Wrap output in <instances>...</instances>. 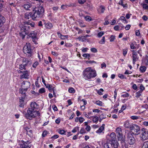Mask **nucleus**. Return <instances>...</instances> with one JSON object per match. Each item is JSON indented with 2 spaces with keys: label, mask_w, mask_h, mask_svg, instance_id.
I'll return each instance as SVG.
<instances>
[{
  "label": "nucleus",
  "mask_w": 148,
  "mask_h": 148,
  "mask_svg": "<svg viewBox=\"0 0 148 148\" xmlns=\"http://www.w3.org/2000/svg\"><path fill=\"white\" fill-rule=\"evenodd\" d=\"M44 12L43 7L40 6L33 10V13L30 12L25 13V18L29 19L31 17L33 20H37L43 16Z\"/></svg>",
  "instance_id": "nucleus-1"
},
{
  "label": "nucleus",
  "mask_w": 148,
  "mask_h": 148,
  "mask_svg": "<svg viewBox=\"0 0 148 148\" xmlns=\"http://www.w3.org/2000/svg\"><path fill=\"white\" fill-rule=\"evenodd\" d=\"M83 75L85 79H90L96 77L97 74L95 70L91 67H87L83 71Z\"/></svg>",
  "instance_id": "nucleus-2"
},
{
  "label": "nucleus",
  "mask_w": 148,
  "mask_h": 148,
  "mask_svg": "<svg viewBox=\"0 0 148 148\" xmlns=\"http://www.w3.org/2000/svg\"><path fill=\"white\" fill-rule=\"evenodd\" d=\"M37 116H40V113L38 111L32 110L30 109H28L27 112L25 114V116L26 118L29 119L34 118Z\"/></svg>",
  "instance_id": "nucleus-3"
},
{
  "label": "nucleus",
  "mask_w": 148,
  "mask_h": 148,
  "mask_svg": "<svg viewBox=\"0 0 148 148\" xmlns=\"http://www.w3.org/2000/svg\"><path fill=\"white\" fill-rule=\"evenodd\" d=\"M30 26L27 25L23 26L21 28V32L19 34L22 39H24L26 34H27L30 32Z\"/></svg>",
  "instance_id": "nucleus-4"
},
{
  "label": "nucleus",
  "mask_w": 148,
  "mask_h": 148,
  "mask_svg": "<svg viewBox=\"0 0 148 148\" xmlns=\"http://www.w3.org/2000/svg\"><path fill=\"white\" fill-rule=\"evenodd\" d=\"M130 130L132 134L135 135H138L139 134L141 130L139 126L136 124H132L130 127Z\"/></svg>",
  "instance_id": "nucleus-5"
},
{
  "label": "nucleus",
  "mask_w": 148,
  "mask_h": 148,
  "mask_svg": "<svg viewBox=\"0 0 148 148\" xmlns=\"http://www.w3.org/2000/svg\"><path fill=\"white\" fill-rule=\"evenodd\" d=\"M30 83L28 82H23L21 85V88L20 89V92L21 94L25 93L29 87Z\"/></svg>",
  "instance_id": "nucleus-6"
},
{
  "label": "nucleus",
  "mask_w": 148,
  "mask_h": 148,
  "mask_svg": "<svg viewBox=\"0 0 148 148\" xmlns=\"http://www.w3.org/2000/svg\"><path fill=\"white\" fill-rule=\"evenodd\" d=\"M140 133V137L142 141H144L148 138V132L145 129L143 128L141 130Z\"/></svg>",
  "instance_id": "nucleus-7"
},
{
  "label": "nucleus",
  "mask_w": 148,
  "mask_h": 148,
  "mask_svg": "<svg viewBox=\"0 0 148 148\" xmlns=\"http://www.w3.org/2000/svg\"><path fill=\"white\" fill-rule=\"evenodd\" d=\"M23 50L25 53H28V56L29 57L31 56L32 50L31 44L29 43H26V45L23 47Z\"/></svg>",
  "instance_id": "nucleus-8"
},
{
  "label": "nucleus",
  "mask_w": 148,
  "mask_h": 148,
  "mask_svg": "<svg viewBox=\"0 0 148 148\" xmlns=\"http://www.w3.org/2000/svg\"><path fill=\"white\" fill-rule=\"evenodd\" d=\"M19 145L21 148H30L31 147V142L27 140L25 142L22 140L19 142Z\"/></svg>",
  "instance_id": "nucleus-9"
},
{
  "label": "nucleus",
  "mask_w": 148,
  "mask_h": 148,
  "mask_svg": "<svg viewBox=\"0 0 148 148\" xmlns=\"http://www.w3.org/2000/svg\"><path fill=\"white\" fill-rule=\"evenodd\" d=\"M127 139L130 145H133L135 142V139L131 133L130 132L127 134Z\"/></svg>",
  "instance_id": "nucleus-10"
},
{
  "label": "nucleus",
  "mask_w": 148,
  "mask_h": 148,
  "mask_svg": "<svg viewBox=\"0 0 148 148\" xmlns=\"http://www.w3.org/2000/svg\"><path fill=\"white\" fill-rule=\"evenodd\" d=\"M23 7L25 10L29 11L33 10L36 8H34V6L32 3L28 2H27L26 3L23 5Z\"/></svg>",
  "instance_id": "nucleus-11"
},
{
  "label": "nucleus",
  "mask_w": 148,
  "mask_h": 148,
  "mask_svg": "<svg viewBox=\"0 0 148 148\" xmlns=\"http://www.w3.org/2000/svg\"><path fill=\"white\" fill-rule=\"evenodd\" d=\"M39 105L35 102H32L30 104V108L28 109H30L32 110L37 111V110L39 108Z\"/></svg>",
  "instance_id": "nucleus-12"
},
{
  "label": "nucleus",
  "mask_w": 148,
  "mask_h": 148,
  "mask_svg": "<svg viewBox=\"0 0 148 148\" xmlns=\"http://www.w3.org/2000/svg\"><path fill=\"white\" fill-rule=\"evenodd\" d=\"M109 142L111 146L114 148H118L119 144L118 142L116 140H109Z\"/></svg>",
  "instance_id": "nucleus-13"
},
{
  "label": "nucleus",
  "mask_w": 148,
  "mask_h": 148,
  "mask_svg": "<svg viewBox=\"0 0 148 148\" xmlns=\"http://www.w3.org/2000/svg\"><path fill=\"white\" fill-rule=\"evenodd\" d=\"M29 72L27 71H23V74L20 76V78L21 79L29 78Z\"/></svg>",
  "instance_id": "nucleus-14"
},
{
  "label": "nucleus",
  "mask_w": 148,
  "mask_h": 148,
  "mask_svg": "<svg viewBox=\"0 0 148 148\" xmlns=\"http://www.w3.org/2000/svg\"><path fill=\"white\" fill-rule=\"evenodd\" d=\"M5 22V19L4 17L0 14V27H1Z\"/></svg>",
  "instance_id": "nucleus-15"
},
{
  "label": "nucleus",
  "mask_w": 148,
  "mask_h": 148,
  "mask_svg": "<svg viewBox=\"0 0 148 148\" xmlns=\"http://www.w3.org/2000/svg\"><path fill=\"white\" fill-rule=\"evenodd\" d=\"M22 62L24 64H26V66L28 64H30L31 63V62L30 60L25 58H23Z\"/></svg>",
  "instance_id": "nucleus-16"
},
{
  "label": "nucleus",
  "mask_w": 148,
  "mask_h": 148,
  "mask_svg": "<svg viewBox=\"0 0 148 148\" xmlns=\"http://www.w3.org/2000/svg\"><path fill=\"white\" fill-rule=\"evenodd\" d=\"M118 140L120 142H122L124 141H125V136L123 137V134H121V135H118Z\"/></svg>",
  "instance_id": "nucleus-17"
},
{
  "label": "nucleus",
  "mask_w": 148,
  "mask_h": 148,
  "mask_svg": "<svg viewBox=\"0 0 148 148\" xmlns=\"http://www.w3.org/2000/svg\"><path fill=\"white\" fill-rule=\"evenodd\" d=\"M105 10V8L102 5H101L98 10L99 13H103Z\"/></svg>",
  "instance_id": "nucleus-18"
},
{
  "label": "nucleus",
  "mask_w": 148,
  "mask_h": 148,
  "mask_svg": "<svg viewBox=\"0 0 148 148\" xmlns=\"http://www.w3.org/2000/svg\"><path fill=\"white\" fill-rule=\"evenodd\" d=\"M109 140H116V135L114 132H112L110 135Z\"/></svg>",
  "instance_id": "nucleus-19"
},
{
  "label": "nucleus",
  "mask_w": 148,
  "mask_h": 148,
  "mask_svg": "<svg viewBox=\"0 0 148 148\" xmlns=\"http://www.w3.org/2000/svg\"><path fill=\"white\" fill-rule=\"evenodd\" d=\"M105 125L104 124H103L102 125L99 127V129L96 132L97 133H101L102 132V131L104 129V126Z\"/></svg>",
  "instance_id": "nucleus-20"
},
{
  "label": "nucleus",
  "mask_w": 148,
  "mask_h": 148,
  "mask_svg": "<svg viewBox=\"0 0 148 148\" xmlns=\"http://www.w3.org/2000/svg\"><path fill=\"white\" fill-rule=\"evenodd\" d=\"M120 143L121 148H128V146L126 144L125 141L121 142Z\"/></svg>",
  "instance_id": "nucleus-21"
},
{
  "label": "nucleus",
  "mask_w": 148,
  "mask_h": 148,
  "mask_svg": "<svg viewBox=\"0 0 148 148\" xmlns=\"http://www.w3.org/2000/svg\"><path fill=\"white\" fill-rule=\"evenodd\" d=\"M132 125V124H130L129 121H126L124 124V126L126 128H130V127Z\"/></svg>",
  "instance_id": "nucleus-22"
},
{
  "label": "nucleus",
  "mask_w": 148,
  "mask_h": 148,
  "mask_svg": "<svg viewBox=\"0 0 148 148\" xmlns=\"http://www.w3.org/2000/svg\"><path fill=\"white\" fill-rule=\"evenodd\" d=\"M27 66L26 64H24L23 63L21 64H20L19 66V69L20 70H26V67Z\"/></svg>",
  "instance_id": "nucleus-23"
},
{
  "label": "nucleus",
  "mask_w": 148,
  "mask_h": 148,
  "mask_svg": "<svg viewBox=\"0 0 148 148\" xmlns=\"http://www.w3.org/2000/svg\"><path fill=\"white\" fill-rule=\"evenodd\" d=\"M116 132L117 134H118V135H121L122 134V132L121 130V128L117 127L116 130Z\"/></svg>",
  "instance_id": "nucleus-24"
},
{
  "label": "nucleus",
  "mask_w": 148,
  "mask_h": 148,
  "mask_svg": "<svg viewBox=\"0 0 148 148\" xmlns=\"http://www.w3.org/2000/svg\"><path fill=\"white\" fill-rule=\"evenodd\" d=\"M132 58H133V62L134 64L135 62L138 60V58L137 55H132Z\"/></svg>",
  "instance_id": "nucleus-25"
},
{
  "label": "nucleus",
  "mask_w": 148,
  "mask_h": 148,
  "mask_svg": "<svg viewBox=\"0 0 148 148\" xmlns=\"http://www.w3.org/2000/svg\"><path fill=\"white\" fill-rule=\"evenodd\" d=\"M53 27L52 24L50 23H47L45 25V27L48 29H51Z\"/></svg>",
  "instance_id": "nucleus-26"
},
{
  "label": "nucleus",
  "mask_w": 148,
  "mask_h": 148,
  "mask_svg": "<svg viewBox=\"0 0 148 148\" xmlns=\"http://www.w3.org/2000/svg\"><path fill=\"white\" fill-rule=\"evenodd\" d=\"M23 95V96L19 99V102H24L25 97L26 96L25 93V94H21Z\"/></svg>",
  "instance_id": "nucleus-27"
},
{
  "label": "nucleus",
  "mask_w": 148,
  "mask_h": 148,
  "mask_svg": "<svg viewBox=\"0 0 148 148\" xmlns=\"http://www.w3.org/2000/svg\"><path fill=\"white\" fill-rule=\"evenodd\" d=\"M139 69L141 72L144 73L146 71V68L145 66H141Z\"/></svg>",
  "instance_id": "nucleus-28"
},
{
  "label": "nucleus",
  "mask_w": 148,
  "mask_h": 148,
  "mask_svg": "<svg viewBox=\"0 0 148 148\" xmlns=\"http://www.w3.org/2000/svg\"><path fill=\"white\" fill-rule=\"evenodd\" d=\"M93 118L92 121L94 123L97 122L99 119V117L97 116H92Z\"/></svg>",
  "instance_id": "nucleus-29"
},
{
  "label": "nucleus",
  "mask_w": 148,
  "mask_h": 148,
  "mask_svg": "<svg viewBox=\"0 0 148 148\" xmlns=\"http://www.w3.org/2000/svg\"><path fill=\"white\" fill-rule=\"evenodd\" d=\"M142 92L139 91L136 93V97L137 98H139L142 95Z\"/></svg>",
  "instance_id": "nucleus-30"
},
{
  "label": "nucleus",
  "mask_w": 148,
  "mask_h": 148,
  "mask_svg": "<svg viewBox=\"0 0 148 148\" xmlns=\"http://www.w3.org/2000/svg\"><path fill=\"white\" fill-rule=\"evenodd\" d=\"M28 36L29 37H31L32 38L36 37V35H35L34 32H31L28 35Z\"/></svg>",
  "instance_id": "nucleus-31"
},
{
  "label": "nucleus",
  "mask_w": 148,
  "mask_h": 148,
  "mask_svg": "<svg viewBox=\"0 0 148 148\" xmlns=\"http://www.w3.org/2000/svg\"><path fill=\"white\" fill-rule=\"evenodd\" d=\"M141 148H148V141L145 142Z\"/></svg>",
  "instance_id": "nucleus-32"
},
{
  "label": "nucleus",
  "mask_w": 148,
  "mask_h": 148,
  "mask_svg": "<svg viewBox=\"0 0 148 148\" xmlns=\"http://www.w3.org/2000/svg\"><path fill=\"white\" fill-rule=\"evenodd\" d=\"M30 137H32L33 136V134H32V130H29L27 132V133H26Z\"/></svg>",
  "instance_id": "nucleus-33"
},
{
  "label": "nucleus",
  "mask_w": 148,
  "mask_h": 148,
  "mask_svg": "<svg viewBox=\"0 0 148 148\" xmlns=\"http://www.w3.org/2000/svg\"><path fill=\"white\" fill-rule=\"evenodd\" d=\"M45 86L47 88H48L49 90L50 91L51 90L52 88L53 87L52 85H50L49 84H47V85L46 84Z\"/></svg>",
  "instance_id": "nucleus-34"
},
{
  "label": "nucleus",
  "mask_w": 148,
  "mask_h": 148,
  "mask_svg": "<svg viewBox=\"0 0 148 148\" xmlns=\"http://www.w3.org/2000/svg\"><path fill=\"white\" fill-rule=\"evenodd\" d=\"M99 43L101 44H103L105 42V37L104 36H103L101 40L99 42Z\"/></svg>",
  "instance_id": "nucleus-35"
},
{
  "label": "nucleus",
  "mask_w": 148,
  "mask_h": 148,
  "mask_svg": "<svg viewBox=\"0 0 148 148\" xmlns=\"http://www.w3.org/2000/svg\"><path fill=\"white\" fill-rule=\"evenodd\" d=\"M99 117L100 118H101V119H105L106 118V115L103 113L100 115Z\"/></svg>",
  "instance_id": "nucleus-36"
},
{
  "label": "nucleus",
  "mask_w": 148,
  "mask_h": 148,
  "mask_svg": "<svg viewBox=\"0 0 148 148\" xmlns=\"http://www.w3.org/2000/svg\"><path fill=\"white\" fill-rule=\"evenodd\" d=\"M69 92L70 93H74L75 92V90L73 88H71L69 89Z\"/></svg>",
  "instance_id": "nucleus-37"
},
{
  "label": "nucleus",
  "mask_w": 148,
  "mask_h": 148,
  "mask_svg": "<svg viewBox=\"0 0 148 148\" xmlns=\"http://www.w3.org/2000/svg\"><path fill=\"white\" fill-rule=\"evenodd\" d=\"M96 104L99 106H103V103L102 101H96V102L95 103Z\"/></svg>",
  "instance_id": "nucleus-38"
},
{
  "label": "nucleus",
  "mask_w": 148,
  "mask_h": 148,
  "mask_svg": "<svg viewBox=\"0 0 148 148\" xmlns=\"http://www.w3.org/2000/svg\"><path fill=\"white\" fill-rule=\"evenodd\" d=\"M141 5L143 6V8L148 10V5L147 4L142 3Z\"/></svg>",
  "instance_id": "nucleus-39"
},
{
  "label": "nucleus",
  "mask_w": 148,
  "mask_h": 148,
  "mask_svg": "<svg viewBox=\"0 0 148 148\" xmlns=\"http://www.w3.org/2000/svg\"><path fill=\"white\" fill-rule=\"evenodd\" d=\"M109 142L108 143L105 144L104 145V148H111Z\"/></svg>",
  "instance_id": "nucleus-40"
},
{
  "label": "nucleus",
  "mask_w": 148,
  "mask_h": 148,
  "mask_svg": "<svg viewBox=\"0 0 148 148\" xmlns=\"http://www.w3.org/2000/svg\"><path fill=\"white\" fill-rule=\"evenodd\" d=\"M104 90L102 88H100L98 90L97 93L100 95H102L103 94L102 92Z\"/></svg>",
  "instance_id": "nucleus-41"
},
{
  "label": "nucleus",
  "mask_w": 148,
  "mask_h": 148,
  "mask_svg": "<svg viewBox=\"0 0 148 148\" xmlns=\"http://www.w3.org/2000/svg\"><path fill=\"white\" fill-rule=\"evenodd\" d=\"M45 89L44 88H42L40 89L39 90V92L40 93H42L45 92Z\"/></svg>",
  "instance_id": "nucleus-42"
},
{
  "label": "nucleus",
  "mask_w": 148,
  "mask_h": 148,
  "mask_svg": "<svg viewBox=\"0 0 148 148\" xmlns=\"http://www.w3.org/2000/svg\"><path fill=\"white\" fill-rule=\"evenodd\" d=\"M140 90H139V91H140L142 92H143V91L144 90L145 88V87L144 86L141 84L140 86Z\"/></svg>",
  "instance_id": "nucleus-43"
},
{
  "label": "nucleus",
  "mask_w": 148,
  "mask_h": 148,
  "mask_svg": "<svg viewBox=\"0 0 148 148\" xmlns=\"http://www.w3.org/2000/svg\"><path fill=\"white\" fill-rule=\"evenodd\" d=\"M123 54L124 56H125L127 53V49L126 48L123 49Z\"/></svg>",
  "instance_id": "nucleus-44"
},
{
  "label": "nucleus",
  "mask_w": 148,
  "mask_h": 148,
  "mask_svg": "<svg viewBox=\"0 0 148 148\" xmlns=\"http://www.w3.org/2000/svg\"><path fill=\"white\" fill-rule=\"evenodd\" d=\"M119 4L123 6V8H125L126 7V5L123 3L122 0H120L119 3Z\"/></svg>",
  "instance_id": "nucleus-45"
},
{
  "label": "nucleus",
  "mask_w": 148,
  "mask_h": 148,
  "mask_svg": "<svg viewBox=\"0 0 148 148\" xmlns=\"http://www.w3.org/2000/svg\"><path fill=\"white\" fill-rule=\"evenodd\" d=\"M104 34V32H99L97 34V36L98 37H101Z\"/></svg>",
  "instance_id": "nucleus-46"
},
{
  "label": "nucleus",
  "mask_w": 148,
  "mask_h": 148,
  "mask_svg": "<svg viewBox=\"0 0 148 148\" xmlns=\"http://www.w3.org/2000/svg\"><path fill=\"white\" fill-rule=\"evenodd\" d=\"M118 77L120 78L123 79H126V78L122 74H119L118 75Z\"/></svg>",
  "instance_id": "nucleus-47"
},
{
  "label": "nucleus",
  "mask_w": 148,
  "mask_h": 148,
  "mask_svg": "<svg viewBox=\"0 0 148 148\" xmlns=\"http://www.w3.org/2000/svg\"><path fill=\"white\" fill-rule=\"evenodd\" d=\"M79 127H75L73 130L72 131V132L73 133H75L76 132L77 130H79Z\"/></svg>",
  "instance_id": "nucleus-48"
},
{
  "label": "nucleus",
  "mask_w": 148,
  "mask_h": 148,
  "mask_svg": "<svg viewBox=\"0 0 148 148\" xmlns=\"http://www.w3.org/2000/svg\"><path fill=\"white\" fill-rule=\"evenodd\" d=\"M90 50L92 52L94 53H96L97 51V49L95 48H91Z\"/></svg>",
  "instance_id": "nucleus-49"
},
{
  "label": "nucleus",
  "mask_w": 148,
  "mask_h": 148,
  "mask_svg": "<svg viewBox=\"0 0 148 148\" xmlns=\"http://www.w3.org/2000/svg\"><path fill=\"white\" fill-rule=\"evenodd\" d=\"M83 57L85 58H89L90 57V55L89 54L85 53L83 54Z\"/></svg>",
  "instance_id": "nucleus-50"
},
{
  "label": "nucleus",
  "mask_w": 148,
  "mask_h": 148,
  "mask_svg": "<svg viewBox=\"0 0 148 148\" xmlns=\"http://www.w3.org/2000/svg\"><path fill=\"white\" fill-rule=\"evenodd\" d=\"M85 19L87 21H89L91 20V18L89 16H87L85 17Z\"/></svg>",
  "instance_id": "nucleus-51"
},
{
  "label": "nucleus",
  "mask_w": 148,
  "mask_h": 148,
  "mask_svg": "<svg viewBox=\"0 0 148 148\" xmlns=\"http://www.w3.org/2000/svg\"><path fill=\"white\" fill-rule=\"evenodd\" d=\"M129 94L128 93H126L125 94H124L122 95H121V97H122L125 98L126 97H129Z\"/></svg>",
  "instance_id": "nucleus-52"
},
{
  "label": "nucleus",
  "mask_w": 148,
  "mask_h": 148,
  "mask_svg": "<svg viewBox=\"0 0 148 148\" xmlns=\"http://www.w3.org/2000/svg\"><path fill=\"white\" fill-rule=\"evenodd\" d=\"M115 36L112 35L110 37V42H112L115 39Z\"/></svg>",
  "instance_id": "nucleus-53"
},
{
  "label": "nucleus",
  "mask_w": 148,
  "mask_h": 148,
  "mask_svg": "<svg viewBox=\"0 0 148 148\" xmlns=\"http://www.w3.org/2000/svg\"><path fill=\"white\" fill-rule=\"evenodd\" d=\"M58 132L61 134H64L65 133V131L64 130H59Z\"/></svg>",
  "instance_id": "nucleus-54"
},
{
  "label": "nucleus",
  "mask_w": 148,
  "mask_h": 148,
  "mask_svg": "<svg viewBox=\"0 0 148 148\" xmlns=\"http://www.w3.org/2000/svg\"><path fill=\"white\" fill-rule=\"evenodd\" d=\"M86 133V132L85 130V129L83 128H82L80 130V133L81 134H85Z\"/></svg>",
  "instance_id": "nucleus-55"
},
{
  "label": "nucleus",
  "mask_w": 148,
  "mask_h": 148,
  "mask_svg": "<svg viewBox=\"0 0 148 148\" xmlns=\"http://www.w3.org/2000/svg\"><path fill=\"white\" fill-rule=\"evenodd\" d=\"M47 132L46 131H44L43 132L42 134V137H44L47 134Z\"/></svg>",
  "instance_id": "nucleus-56"
},
{
  "label": "nucleus",
  "mask_w": 148,
  "mask_h": 148,
  "mask_svg": "<svg viewBox=\"0 0 148 148\" xmlns=\"http://www.w3.org/2000/svg\"><path fill=\"white\" fill-rule=\"evenodd\" d=\"M19 106L21 108H24L25 105L24 103L23 102H19Z\"/></svg>",
  "instance_id": "nucleus-57"
},
{
  "label": "nucleus",
  "mask_w": 148,
  "mask_h": 148,
  "mask_svg": "<svg viewBox=\"0 0 148 148\" xmlns=\"http://www.w3.org/2000/svg\"><path fill=\"white\" fill-rule=\"evenodd\" d=\"M101 67L102 69L105 68L106 66V64L104 62H103L101 64Z\"/></svg>",
  "instance_id": "nucleus-58"
},
{
  "label": "nucleus",
  "mask_w": 148,
  "mask_h": 148,
  "mask_svg": "<svg viewBox=\"0 0 148 148\" xmlns=\"http://www.w3.org/2000/svg\"><path fill=\"white\" fill-rule=\"evenodd\" d=\"M32 41L34 42V44H38V43H37L36 41V40L37 39L36 37L35 38H32Z\"/></svg>",
  "instance_id": "nucleus-59"
},
{
  "label": "nucleus",
  "mask_w": 148,
  "mask_h": 148,
  "mask_svg": "<svg viewBox=\"0 0 148 148\" xmlns=\"http://www.w3.org/2000/svg\"><path fill=\"white\" fill-rule=\"evenodd\" d=\"M38 62H35L33 65V67L35 68H36V66L38 65Z\"/></svg>",
  "instance_id": "nucleus-60"
},
{
  "label": "nucleus",
  "mask_w": 148,
  "mask_h": 148,
  "mask_svg": "<svg viewBox=\"0 0 148 148\" xmlns=\"http://www.w3.org/2000/svg\"><path fill=\"white\" fill-rule=\"evenodd\" d=\"M85 120L82 117H80L79 119V121L80 123H82Z\"/></svg>",
  "instance_id": "nucleus-61"
},
{
  "label": "nucleus",
  "mask_w": 148,
  "mask_h": 148,
  "mask_svg": "<svg viewBox=\"0 0 148 148\" xmlns=\"http://www.w3.org/2000/svg\"><path fill=\"white\" fill-rule=\"evenodd\" d=\"M68 6V5H61V8L62 9L64 10Z\"/></svg>",
  "instance_id": "nucleus-62"
},
{
  "label": "nucleus",
  "mask_w": 148,
  "mask_h": 148,
  "mask_svg": "<svg viewBox=\"0 0 148 148\" xmlns=\"http://www.w3.org/2000/svg\"><path fill=\"white\" fill-rule=\"evenodd\" d=\"M142 18L143 20L146 21L148 19V17L146 16L145 15L143 16Z\"/></svg>",
  "instance_id": "nucleus-63"
},
{
  "label": "nucleus",
  "mask_w": 148,
  "mask_h": 148,
  "mask_svg": "<svg viewBox=\"0 0 148 148\" xmlns=\"http://www.w3.org/2000/svg\"><path fill=\"white\" fill-rule=\"evenodd\" d=\"M86 130H87L88 132H89L90 131V127L89 125H87L86 128H85Z\"/></svg>",
  "instance_id": "nucleus-64"
}]
</instances>
